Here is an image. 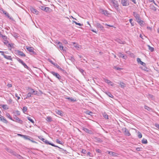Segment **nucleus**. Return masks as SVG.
Here are the masks:
<instances>
[{
  "mask_svg": "<svg viewBox=\"0 0 159 159\" xmlns=\"http://www.w3.org/2000/svg\"><path fill=\"white\" fill-rule=\"evenodd\" d=\"M50 73L57 78L59 80L60 82H62L63 80L61 79V77L58 73L52 71H50Z\"/></svg>",
  "mask_w": 159,
  "mask_h": 159,
  "instance_id": "f257e3e1",
  "label": "nucleus"
},
{
  "mask_svg": "<svg viewBox=\"0 0 159 159\" xmlns=\"http://www.w3.org/2000/svg\"><path fill=\"white\" fill-rule=\"evenodd\" d=\"M6 149L8 152L10 153L12 155L16 156L17 157H20V155H18L16 152L10 149L7 148H6Z\"/></svg>",
  "mask_w": 159,
  "mask_h": 159,
  "instance_id": "f03ea898",
  "label": "nucleus"
},
{
  "mask_svg": "<svg viewBox=\"0 0 159 159\" xmlns=\"http://www.w3.org/2000/svg\"><path fill=\"white\" fill-rule=\"evenodd\" d=\"M55 43L56 44L58 48L60 50H63V47L61 43L57 40L55 41Z\"/></svg>",
  "mask_w": 159,
  "mask_h": 159,
  "instance_id": "7ed1b4c3",
  "label": "nucleus"
},
{
  "mask_svg": "<svg viewBox=\"0 0 159 159\" xmlns=\"http://www.w3.org/2000/svg\"><path fill=\"white\" fill-rule=\"evenodd\" d=\"M16 59L20 63H21L24 66L25 68L27 69L28 70H29L30 68L28 66L24 63L23 61L20 59L19 58L17 57Z\"/></svg>",
  "mask_w": 159,
  "mask_h": 159,
  "instance_id": "20e7f679",
  "label": "nucleus"
},
{
  "mask_svg": "<svg viewBox=\"0 0 159 159\" xmlns=\"http://www.w3.org/2000/svg\"><path fill=\"white\" fill-rule=\"evenodd\" d=\"M0 52L1 53V54L6 59L9 60L11 61H12V58L10 56L4 54V52L3 51H0Z\"/></svg>",
  "mask_w": 159,
  "mask_h": 159,
  "instance_id": "39448f33",
  "label": "nucleus"
},
{
  "mask_svg": "<svg viewBox=\"0 0 159 159\" xmlns=\"http://www.w3.org/2000/svg\"><path fill=\"white\" fill-rule=\"evenodd\" d=\"M133 15L135 18L137 22L141 19L140 15L136 12H133Z\"/></svg>",
  "mask_w": 159,
  "mask_h": 159,
  "instance_id": "423d86ee",
  "label": "nucleus"
},
{
  "mask_svg": "<svg viewBox=\"0 0 159 159\" xmlns=\"http://www.w3.org/2000/svg\"><path fill=\"white\" fill-rule=\"evenodd\" d=\"M111 2L113 5L114 7L116 9H118V3L117 1L115 0H112Z\"/></svg>",
  "mask_w": 159,
  "mask_h": 159,
  "instance_id": "0eeeda50",
  "label": "nucleus"
},
{
  "mask_svg": "<svg viewBox=\"0 0 159 159\" xmlns=\"http://www.w3.org/2000/svg\"><path fill=\"white\" fill-rule=\"evenodd\" d=\"M122 130L123 133L125 134V135L127 136H129L130 135V134L128 130L126 128H123Z\"/></svg>",
  "mask_w": 159,
  "mask_h": 159,
  "instance_id": "6e6552de",
  "label": "nucleus"
},
{
  "mask_svg": "<svg viewBox=\"0 0 159 159\" xmlns=\"http://www.w3.org/2000/svg\"><path fill=\"white\" fill-rule=\"evenodd\" d=\"M1 37H2L4 40V43L7 44L8 43V41L7 40V38L5 35H1Z\"/></svg>",
  "mask_w": 159,
  "mask_h": 159,
  "instance_id": "1a4fd4ad",
  "label": "nucleus"
},
{
  "mask_svg": "<svg viewBox=\"0 0 159 159\" xmlns=\"http://www.w3.org/2000/svg\"><path fill=\"white\" fill-rule=\"evenodd\" d=\"M30 9L31 11L33 13L35 14L36 15L38 14L39 11L36 9L34 8L33 7H31Z\"/></svg>",
  "mask_w": 159,
  "mask_h": 159,
  "instance_id": "9d476101",
  "label": "nucleus"
},
{
  "mask_svg": "<svg viewBox=\"0 0 159 159\" xmlns=\"http://www.w3.org/2000/svg\"><path fill=\"white\" fill-rule=\"evenodd\" d=\"M14 118L16 120V121L18 122V123L20 124H22L23 123L22 120L20 119H19L16 116H15L14 117Z\"/></svg>",
  "mask_w": 159,
  "mask_h": 159,
  "instance_id": "9b49d317",
  "label": "nucleus"
},
{
  "mask_svg": "<svg viewBox=\"0 0 159 159\" xmlns=\"http://www.w3.org/2000/svg\"><path fill=\"white\" fill-rule=\"evenodd\" d=\"M83 129L87 133L89 134H93V132L91 130H89L86 128H83Z\"/></svg>",
  "mask_w": 159,
  "mask_h": 159,
  "instance_id": "f8f14e48",
  "label": "nucleus"
},
{
  "mask_svg": "<svg viewBox=\"0 0 159 159\" xmlns=\"http://www.w3.org/2000/svg\"><path fill=\"white\" fill-rule=\"evenodd\" d=\"M0 120L6 124L8 122L6 120V119L1 115H0Z\"/></svg>",
  "mask_w": 159,
  "mask_h": 159,
  "instance_id": "ddd939ff",
  "label": "nucleus"
},
{
  "mask_svg": "<svg viewBox=\"0 0 159 159\" xmlns=\"http://www.w3.org/2000/svg\"><path fill=\"white\" fill-rule=\"evenodd\" d=\"M127 0H121V4L123 6H127L129 5V3L127 2Z\"/></svg>",
  "mask_w": 159,
  "mask_h": 159,
  "instance_id": "4468645a",
  "label": "nucleus"
},
{
  "mask_svg": "<svg viewBox=\"0 0 159 159\" xmlns=\"http://www.w3.org/2000/svg\"><path fill=\"white\" fill-rule=\"evenodd\" d=\"M137 61L139 63H140L141 65L144 66L146 65V64L141 61V59L139 58H138L137 59Z\"/></svg>",
  "mask_w": 159,
  "mask_h": 159,
  "instance_id": "2eb2a0df",
  "label": "nucleus"
},
{
  "mask_svg": "<svg viewBox=\"0 0 159 159\" xmlns=\"http://www.w3.org/2000/svg\"><path fill=\"white\" fill-rule=\"evenodd\" d=\"M94 141L98 143H101L102 142V141L100 138L97 137L94 138Z\"/></svg>",
  "mask_w": 159,
  "mask_h": 159,
  "instance_id": "dca6fc26",
  "label": "nucleus"
},
{
  "mask_svg": "<svg viewBox=\"0 0 159 159\" xmlns=\"http://www.w3.org/2000/svg\"><path fill=\"white\" fill-rule=\"evenodd\" d=\"M137 22L141 26H142L145 23L143 21V20H142L140 19Z\"/></svg>",
  "mask_w": 159,
  "mask_h": 159,
  "instance_id": "f3484780",
  "label": "nucleus"
},
{
  "mask_svg": "<svg viewBox=\"0 0 159 159\" xmlns=\"http://www.w3.org/2000/svg\"><path fill=\"white\" fill-rule=\"evenodd\" d=\"M96 27L97 28L100 29L101 30H102L103 28V26H102L100 23H97Z\"/></svg>",
  "mask_w": 159,
  "mask_h": 159,
  "instance_id": "a211bd4d",
  "label": "nucleus"
},
{
  "mask_svg": "<svg viewBox=\"0 0 159 159\" xmlns=\"http://www.w3.org/2000/svg\"><path fill=\"white\" fill-rule=\"evenodd\" d=\"M14 44L13 43H8L7 45L8 47L9 48L10 50H11V48H14Z\"/></svg>",
  "mask_w": 159,
  "mask_h": 159,
  "instance_id": "6ab92c4d",
  "label": "nucleus"
},
{
  "mask_svg": "<svg viewBox=\"0 0 159 159\" xmlns=\"http://www.w3.org/2000/svg\"><path fill=\"white\" fill-rule=\"evenodd\" d=\"M116 41L118 43L121 44H124L125 43V41H122L121 40L119 39H116Z\"/></svg>",
  "mask_w": 159,
  "mask_h": 159,
  "instance_id": "aec40b11",
  "label": "nucleus"
},
{
  "mask_svg": "<svg viewBox=\"0 0 159 159\" xmlns=\"http://www.w3.org/2000/svg\"><path fill=\"white\" fill-rule=\"evenodd\" d=\"M101 13L105 15H107L108 14L107 11L106 10H104L102 9H101Z\"/></svg>",
  "mask_w": 159,
  "mask_h": 159,
  "instance_id": "412c9836",
  "label": "nucleus"
},
{
  "mask_svg": "<svg viewBox=\"0 0 159 159\" xmlns=\"http://www.w3.org/2000/svg\"><path fill=\"white\" fill-rule=\"evenodd\" d=\"M107 152H108V153L110 155H112V156H116V153L115 152H114L111 151H107Z\"/></svg>",
  "mask_w": 159,
  "mask_h": 159,
  "instance_id": "4be33fe9",
  "label": "nucleus"
},
{
  "mask_svg": "<svg viewBox=\"0 0 159 159\" xmlns=\"http://www.w3.org/2000/svg\"><path fill=\"white\" fill-rule=\"evenodd\" d=\"M18 53L19 55H20L22 57H25V54H24L23 52L20 51L19 50H18Z\"/></svg>",
  "mask_w": 159,
  "mask_h": 159,
  "instance_id": "5701e85b",
  "label": "nucleus"
},
{
  "mask_svg": "<svg viewBox=\"0 0 159 159\" xmlns=\"http://www.w3.org/2000/svg\"><path fill=\"white\" fill-rule=\"evenodd\" d=\"M56 112L58 115H59L61 116H63V112L61 111L57 110L56 111Z\"/></svg>",
  "mask_w": 159,
  "mask_h": 159,
  "instance_id": "b1692460",
  "label": "nucleus"
},
{
  "mask_svg": "<svg viewBox=\"0 0 159 159\" xmlns=\"http://www.w3.org/2000/svg\"><path fill=\"white\" fill-rule=\"evenodd\" d=\"M119 84L120 85L121 87L122 88H124L125 86V84L124 82H120Z\"/></svg>",
  "mask_w": 159,
  "mask_h": 159,
  "instance_id": "393cba45",
  "label": "nucleus"
},
{
  "mask_svg": "<svg viewBox=\"0 0 159 159\" xmlns=\"http://www.w3.org/2000/svg\"><path fill=\"white\" fill-rule=\"evenodd\" d=\"M144 107L145 109L147 110L148 111H152V109L147 106L145 105Z\"/></svg>",
  "mask_w": 159,
  "mask_h": 159,
  "instance_id": "a878e982",
  "label": "nucleus"
},
{
  "mask_svg": "<svg viewBox=\"0 0 159 159\" xmlns=\"http://www.w3.org/2000/svg\"><path fill=\"white\" fill-rule=\"evenodd\" d=\"M29 52V53L31 55H36L37 54V52L34 51V50H28Z\"/></svg>",
  "mask_w": 159,
  "mask_h": 159,
  "instance_id": "bb28decb",
  "label": "nucleus"
},
{
  "mask_svg": "<svg viewBox=\"0 0 159 159\" xmlns=\"http://www.w3.org/2000/svg\"><path fill=\"white\" fill-rule=\"evenodd\" d=\"M39 138L40 140H42L43 142L45 143L46 144V141H48V140L45 139H44L43 138L42 136H40L39 137Z\"/></svg>",
  "mask_w": 159,
  "mask_h": 159,
  "instance_id": "cd10ccee",
  "label": "nucleus"
},
{
  "mask_svg": "<svg viewBox=\"0 0 159 159\" xmlns=\"http://www.w3.org/2000/svg\"><path fill=\"white\" fill-rule=\"evenodd\" d=\"M2 107L5 110H7L8 109V107L5 104V105H1Z\"/></svg>",
  "mask_w": 159,
  "mask_h": 159,
  "instance_id": "c85d7f7f",
  "label": "nucleus"
},
{
  "mask_svg": "<svg viewBox=\"0 0 159 159\" xmlns=\"http://www.w3.org/2000/svg\"><path fill=\"white\" fill-rule=\"evenodd\" d=\"M85 113L87 114H88V115H90V116H92V114H93V113L91 111H89V110H87L85 112Z\"/></svg>",
  "mask_w": 159,
  "mask_h": 159,
  "instance_id": "c756f323",
  "label": "nucleus"
},
{
  "mask_svg": "<svg viewBox=\"0 0 159 159\" xmlns=\"http://www.w3.org/2000/svg\"><path fill=\"white\" fill-rule=\"evenodd\" d=\"M106 93L109 97L111 98H113V96L111 94V93L109 92H107Z\"/></svg>",
  "mask_w": 159,
  "mask_h": 159,
  "instance_id": "7c9ffc66",
  "label": "nucleus"
},
{
  "mask_svg": "<svg viewBox=\"0 0 159 159\" xmlns=\"http://www.w3.org/2000/svg\"><path fill=\"white\" fill-rule=\"evenodd\" d=\"M7 14H5L6 16H7L11 20H14L13 18L12 17L10 16L9 15V14L7 12Z\"/></svg>",
  "mask_w": 159,
  "mask_h": 159,
  "instance_id": "2f4dec72",
  "label": "nucleus"
},
{
  "mask_svg": "<svg viewBox=\"0 0 159 159\" xmlns=\"http://www.w3.org/2000/svg\"><path fill=\"white\" fill-rule=\"evenodd\" d=\"M46 120L48 122H50L52 121V118L50 116L47 117Z\"/></svg>",
  "mask_w": 159,
  "mask_h": 159,
  "instance_id": "473e14b6",
  "label": "nucleus"
},
{
  "mask_svg": "<svg viewBox=\"0 0 159 159\" xmlns=\"http://www.w3.org/2000/svg\"><path fill=\"white\" fill-rule=\"evenodd\" d=\"M56 142L57 143L62 144L63 143V141L62 140H60L58 139H56Z\"/></svg>",
  "mask_w": 159,
  "mask_h": 159,
  "instance_id": "72a5a7b5",
  "label": "nucleus"
},
{
  "mask_svg": "<svg viewBox=\"0 0 159 159\" xmlns=\"http://www.w3.org/2000/svg\"><path fill=\"white\" fill-rule=\"evenodd\" d=\"M142 143L144 144H147L148 143L147 140L145 139H143L142 140Z\"/></svg>",
  "mask_w": 159,
  "mask_h": 159,
  "instance_id": "f704fd0d",
  "label": "nucleus"
},
{
  "mask_svg": "<svg viewBox=\"0 0 159 159\" xmlns=\"http://www.w3.org/2000/svg\"><path fill=\"white\" fill-rule=\"evenodd\" d=\"M74 46L75 47L76 49H77L78 48H79V45L77 44H76L75 43H73Z\"/></svg>",
  "mask_w": 159,
  "mask_h": 159,
  "instance_id": "c9c22d12",
  "label": "nucleus"
},
{
  "mask_svg": "<svg viewBox=\"0 0 159 159\" xmlns=\"http://www.w3.org/2000/svg\"><path fill=\"white\" fill-rule=\"evenodd\" d=\"M7 116L8 117L9 119H11V120H12L14 121V120H13L12 119V117H11L10 114L9 113H7L6 114Z\"/></svg>",
  "mask_w": 159,
  "mask_h": 159,
  "instance_id": "e433bc0d",
  "label": "nucleus"
},
{
  "mask_svg": "<svg viewBox=\"0 0 159 159\" xmlns=\"http://www.w3.org/2000/svg\"><path fill=\"white\" fill-rule=\"evenodd\" d=\"M27 110V107H23L22 109V111L24 113H25V112H26Z\"/></svg>",
  "mask_w": 159,
  "mask_h": 159,
  "instance_id": "4c0bfd02",
  "label": "nucleus"
},
{
  "mask_svg": "<svg viewBox=\"0 0 159 159\" xmlns=\"http://www.w3.org/2000/svg\"><path fill=\"white\" fill-rule=\"evenodd\" d=\"M59 151L61 152H63V151H64V152H65L66 153H68V152H67V151H66V150H64V149H62V148H60V149L59 150Z\"/></svg>",
  "mask_w": 159,
  "mask_h": 159,
  "instance_id": "58836bf2",
  "label": "nucleus"
},
{
  "mask_svg": "<svg viewBox=\"0 0 159 159\" xmlns=\"http://www.w3.org/2000/svg\"><path fill=\"white\" fill-rule=\"evenodd\" d=\"M104 81L106 83H107L108 84L111 83V82L110 80L107 79H104Z\"/></svg>",
  "mask_w": 159,
  "mask_h": 159,
  "instance_id": "ea45409f",
  "label": "nucleus"
},
{
  "mask_svg": "<svg viewBox=\"0 0 159 159\" xmlns=\"http://www.w3.org/2000/svg\"><path fill=\"white\" fill-rule=\"evenodd\" d=\"M46 142H46V144H49L50 145H51L52 146H54V147L55 146V145L54 144L52 143H49L48 142V141H46Z\"/></svg>",
  "mask_w": 159,
  "mask_h": 159,
  "instance_id": "a19ab883",
  "label": "nucleus"
},
{
  "mask_svg": "<svg viewBox=\"0 0 159 159\" xmlns=\"http://www.w3.org/2000/svg\"><path fill=\"white\" fill-rule=\"evenodd\" d=\"M114 69H116L117 70H121L122 69H123L122 68H120L117 66H114Z\"/></svg>",
  "mask_w": 159,
  "mask_h": 159,
  "instance_id": "79ce46f5",
  "label": "nucleus"
},
{
  "mask_svg": "<svg viewBox=\"0 0 159 159\" xmlns=\"http://www.w3.org/2000/svg\"><path fill=\"white\" fill-rule=\"evenodd\" d=\"M29 137H30L28 136L24 135L23 138L26 139L30 140V139L29 138Z\"/></svg>",
  "mask_w": 159,
  "mask_h": 159,
  "instance_id": "37998d69",
  "label": "nucleus"
},
{
  "mask_svg": "<svg viewBox=\"0 0 159 159\" xmlns=\"http://www.w3.org/2000/svg\"><path fill=\"white\" fill-rule=\"evenodd\" d=\"M27 119L29 121H30L33 124L34 123V121L30 117H27Z\"/></svg>",
  "mask_w": 159,
  "mask_h": 159,
  "instance_id": "c03bdc74",
  "label": "nucleus"
},
{
  "mask_svg": "<svg viewBox=\"0 0 159 159\" xmlns=\"http://www.w3.org/2000/svg\"><path fill=\"white\" fill-rule=\"evenodd\" d=\"M73 23H75L76 25H78L80 26H82L83 25L82 24H81L80 23H78L75 21H73Z\"/></svg>",
  "mask_w": 159,
  "mask_h": 159,
  "instance_id": "a18cd8bd",
  "label": "nucleus"
},
{
  "mask_svg": "<svg viewBox=\"0 0 159 159\" xmlns=\"http://www.w3.org/2000/svg\"><path fill=\"white\" fill-rule=\"evenodd\" d=\"M50 10V8L48 7H46L44 8V11L47 12H49V10Z\"/></svg>",
  "mask_w": 159,
  "mask_h": 159,
  "instance_id": "49530a36",
  "label": "nucleus"
},
{
  "mask_svg": "<svg viewBox=\"0 0 159 159\" xmlns=\"http://www.w3.org/2000/svg\"><path fill=\"white\" fill-rule=\"evenodd\" d=\"M31 93H29L27 94L26 96V98H28L31 97Z\"/></svg>",
  "mask_w": 159,
  "mask_h": 159,
  "instance_id": "de8ad7c7",
  "label": "nucleus"
},
{
  "mask_svg": "<svg viewBox=\"0 0 159 159\" xmlns=\"http://www.w3.org/2000/svg\"><path fill=\"white\" fill-rule=\"evenodd\" d=\"M133 19H130L129 20V21L130 23H131V25L132 26H133L134 25V23L132 22Z\"/></svg>",
  "mask_w": 159,
  "mask_h": 159,
  "instance_id": "09e8293b",
  "label": "nucleus"
},
{
  "mask_svg": "<svg viewBox=\"0 0 159 159\" xmlns=\"http://www.w3.org/2000/svg\"><path fill=\"white\" fill-rule=\"evenodd\" d=\"M151 9L154 11H156L157 10L156 7H154L153 6H151Z\"/></svg>",
  "mask_w": 159,
  "mask_h": 159,
  "instance_id": "8fccbe9b",
  "label": "nucleus"
},
{
  "mask_svg": "<svg viewBox=\"0 0 159 159\" xmlns=\"http://www.w3.org/2000/svg\"><path fill=\"white\" fill-rule=\"evenodd\" d=\"M103 116L106 119H108V115L105 113L103 114Z\"/></svg>",
  "mask_w": 159,
  "mask_h": 159,
  "instance_id": "3c124183",
  "label": "nucleus"
},
{
  "mask_svg": "<svg viewBox=\"0 0 159 159\" xmlns=\"http://www.w3.org/2000/svg\"><path fill=\"white\" fill-rule=\"evenodd\" d=\"M62 42L63 43L65 44H66L68 43L67 41L65 39L62 40Z\"/></svg>",
  "mask_w": 159,
  "mask_h": 159,
  "instance_id": "603ef678",
  "label": "nucleus"
},
{
  "mask_svg": "<svg viewBox=\"0 0 159 159\" xmlns=\"http://www.w3.org/2000/svg\"><path fill=\"white\" fill-rule=\"evenodd\" d=\"M54 65L57 68H58L59 69H60V68H61L57 64L55 63L54 64Z\"/></svg>",
  "mask_w": 159,
  "mask_h": 159,
  "instance_id": "864d4df0",
  "label": "nucleus"
},
{
  "mask_svg": "<svg viewBox=\"0 0 159 159\" xmlns=\"http://www.w3.org/2000/svg\"><path fill=\"white\" fill-rule=\"evenodd\" d=\"M66 98L69 100L71 101H75V100H74V99L72 98H70V97H68V98Z\"/></svg>",
  "mask_w": 159,
  "mask_h": 159,
  "instance_id": "5fc2aeb1",
  "label": "nucleus"
},
{
  "mask_svg": "<svg viewBox=\"0 0 159 159\" xmlns=\"http://www.w3.org/2000/svg\"><path fill=\"white\" fill-rule=\"evenodd\" d=\"M78 69H79V71L84 75L83 73L84 72V70L80 68H79Z\"/></svg>",
  "mask_w": 159,
  "mask_h": 159,
  "instance_id": "6e6d98bb",
  "label": "nucleus"
},
{
  "mask_svg": "<svg viewBox=\"0 0 159 159\" xmlns=\"http://www.w3.org/2000/svg\"><path fill=\"white\" fill-rule=\"evenodd\" d=\"M138 136L139 138H141L142 137V134L140 132H139L138 133Z\"/></svg>",
  "mask_w": 159,
  "mask_h": 159,
  "instance_id": "4d7b16f0",
  "label": "nucleus"
},
{
  "mask_svg": "<svg viewBox=\"0 0 159 159\" xmlns=\"http://www.w3.org/2000/svg\"><path fill=\"white\" fill-rule=\"evenodd\" d=\"M86 151L84 149H83L81 151V152L84 154H86Z\"/></svg>",
  "mask_w": 159,
  "mask_h": 159,
  "instance_id": "13d9d810",
  "label": "nucleus"
},
{
  "mask_svg": "<svg viewBox=\"0 0 159 159\" xmlns=\"http://www.w3.org/2000/svg\"><path fill=\"white\" fill-rule=\"evenodd\" d=\"M38 92L37 91H33L32 93L34 95H37L38 93Z\"/></svg>",
  "mask_w": 159,
  "mask_h": 159,
  "instance_id": "bf43d9fd",
  "label": "nucleus"
},
{
  "mask_svg": "<svg viewBox=\"0 0 159 159\" xmlns=\"http://www.w3.org/2000/svg\"><path fill=\"white\" fill-rule=\"evenodd\" d=\"M148 96L149 98H151L152 99L154 98V96L151 94H149L148 95Z\"/></svg>",
  "mask_w": 159,
  "mask_h": 159,
  "instance_id": "052dcab7",
  "label": "nucleus"
},
{
  "mask_svg": "<svg viewBox=\"0 0 159 159\" xmlns=\"http://www.w3.org/2000/svg\"><path fill=\"white\" fill-rule=\"evenodd\" d=\"M91 153H90V152H88L87 153V156H89V157H92V155H91Z\"/></svg>",
  "mask_w": 159,
  "mask_h": 159,
  "instance_id": "680f3d73",
  "label": "nucleus"
},
{
  "mask_svg": "<svg viewBox=\"0 0 159 159\" xmlns=\"http://www.w3.org/2000/svg\"><path fill=\"white\" fill-rule=\"evenodd\" d=\"M59 70H60L64 73H66V71L65 70L61 69V68H60V69Z\"/></svg>",
  "mask_w": 159,
  "mask_h": 159,
  "instance_id": "e2e57ef3",
  "label": "nucleus"
},
{
  "mask_svg": "<svg viewBox=\"0 0 159 159\" xmlns=\"http://www.w3.org/2000/svg\"><path fill=\"white\" fill-rule=\"evenodd\" d=\"M59 70H60L64 73H66V71L65 70L61 69V68H60V69Z\"/></svg>",
  "mask_w": 159,
  "mask_h": 159,
  "instance_id": "0e129e2a",
  "label": "nucleus"
},
{
  "mask_svg": "<svg viewBox=\"0 0 159 159\" xmlns=\"http://www.w3.org/2000/svg\"><path fill=\"white\" fill-rule=\"evenodd\" d=\"M26 48L27 49V50H32V47H27L26 46Z\"/></svg>",
  "mask_w": 159,
  "mask_h": 159,
  "instance_id": "69168bd1",
  "label": "nucleus"
},
{
  "mask_svg": "<svg viewBox=\"0 0 159 159\" xmlns=\"http://www.w3.org/2000/svg\"><path fill=\"white\" fill-rule=\"evenodd\" d=\"M46 7H45L43 6H41L40 7V8L42 10H43L44 11V8H45Z\"/></svg>",
  "mask_w": 159,
  "mask_h": 159,
  "instance_id": "338daca9",
  "label": "nucleus"
},
{
  "mask_svg": "<svg viewBox=\"0 0 159 159\" xmlns=\"http://www.w3.org/2000/svg\"><path fill=\"white\" fill-rule=\"evenodd\" d=\"M155 126H156V127L157 128H158V129H159V125L158 124H155Z\"/></svg>",
  "mask_w": 159,
  "mask_h": 159,
  "instance_id": "774afa93",
  "label": "nucleus"
}]
</instances>
